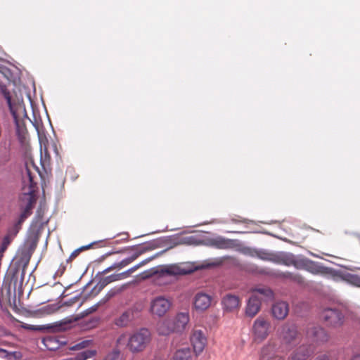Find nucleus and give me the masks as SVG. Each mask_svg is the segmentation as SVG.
I'll list each match as a JSON object with an SVG mask.
<instances>
[{"label": "nucleus", "instance_id": "f257e3e1", "mask_svg": "<svg viewBox=\"0 0 360 360\" xmlns=\"http://www.w3.org/2000/svg\"><path fill=\"white\" fill-rule=\"evenodd\" d=\"M37 175H40L39 168L34 165L32 160H27L25 168L22 171V188L25 192L21 196V200L25 202V206L21 208L22 212L18 219V221L21 223H23L32 214V209L36 203L34 188L37 186Z\"/></svg>", "mask_w": 360, "mask_h": 360}, {"label": "nucleus", "instance_id": "f03ea898", "mask_svg": "<svg viewBox=\"0 0 360 360\" xmlns=\"http://www.w3.org/2000/svg\"><path fill=\"white\" fill-rule=\"evenodd\" d=\"M150 339V331L146 328H141L130 336L127 333L121 334L117 339L116 346L119 349L127 347L132 353H137L145 349Z\"/></svg>", "mask_w": 360, "mask_h": 360}, {"label": "nucleus", "instance_id": "7ed1b4c3", "mask_svg": "<svg viewBox=\"0 0 360 360\" xmlns=\"http://www.w3.org/2000/svg\"><path fill=\"white\" fill-rule=\"evenodd\" d=\"M273 297L274 292L269 288L255 289L247 304L246 315L251 318L254 317L259 311L262 302L270 300Z\"/></svg>", "mask_w": 360, "mask_h": 360}, {"label": "nucleus", "instance_id": "20e7f679", "mask_svg": "<svg viewBox=\"0 0 360 360\" xmlns=\"http://www.w3.org/2000/svg\"><path fill=\"white\" fill-rule=\"evenodd\" d=\"M153 257L147 259L141 263H139L138 265H136L128 270L123 271L122 273L119 274H113L110 276H107L105 277H103L100 278L98 283L95 285V287L93 289L92 292L94 294V295H98L107 285L115 282L117 281H121L123 279H125L128 278L132 273H134L135 271H136L139 267L142 266L143 265L147 264L148 262H150Z\"/></svg>", "mask_w": 360, "mask_h": 360}, {"label": "nucleus", "instance_id": "39448f33", "mask_svg": "<svg viewBox=\"0 0 360 360\" xmlns=\"http://www.w3.org/2000/svg\"><path fill=\"white\" fill-rule=\"evenodd\" d=\"M279 337L282 342L287 345L297 344L300 340V335L296 326L288 323L284 324L281 327Z\"/></svg>", "mask_w": 360, "mask_h": 360}, {"label": "nucleus", "instance_id": "423d86ee", "mask_svg": "<svg viewBox=\"0 0 360 360\" xmlns=\"http://www.w3.org/2000/svg\"><path fill=\"white\" fill-rule=\"evenodd\" d=\"M269 328L270 323L263 317H258L252 326L255 341L261 342L264 340L269 335Z\"/></svg>", "mask_w": 360, "mask_h": 360}, {"label": "nucleus", "instance_id": "0eeeda50", "mask_svg": "<svg viewBox=\"0 0 360 360\" xmlns=\"http://www.w3.org/2000/svg\"><path fill=\"white\" fill-rule=\"evenodd\" d=\"M195 269L189 264L180 263L169 266H163L160 269V274L169 276L186 275L191 274Z\"/></svg>", "mask_w": 360, "mask_h": 360}, {"label": "nucleus", "instance_id": "6e6552de", "mask_svg": "<svg viewBox=\"0 0 360 360\" xmlns=\"http://www.w3.org/2000/svg\"><path fill=\"white\" fill-rule=\"evenodd\" d=\"M190 341L196 355L202 352L207 342L204 331L200 329H193L192 330Z\"/></svg>", "mask_w": 360, "mask_h": 360}, {"label": "nucleus", "instance_id": "1a4fd4ad", "mask_svg": "<svg viewBox=\"0 0 360 360\" xmlns=\"http://www.w3.org/2000/svg\"><path fill=\"white\" fill-rule=\"evenodd\" d=\"M321 318L327 325L338 327L342 324L344 316L339 310L328 308L323 311Z\"/></svg>", "mask_w": 360, "mask_h": 360}, {"label": "nucleus", "instance_id": "9d476101", "mask_svg": "<svg viewBox=\"0 0 360 360\" xmlns=\"http://www.w3.org/2000/svg\"><path fill=\"white\" fill-rule=\"evenodd\" d=\"M16 126V134L18 141L25 150L29 146V136L23 121L18 120L15 110L11 112Z\"/></svg>", "mask_w": 360, "mask_h": 360}, {"label": "nucleus", "instance_id": "9b49d317", "mask_svg": "<svg viewBox=\"0 0 360 360\" xmlns=\"http://www.w3.org/2000/svg\"><path fill=\"white\" fill-rule=\"evenodd\" d=\"M15 288L13 290H11V281H4L2 284L1 288H0V305L2 306L4 304H9L11 305L12 303H15Z\"/></svg>", "mask_w": 360, "mask_h": 360}, {"label": "nucleus", "instance_id": "f8f14e48", "mask_svg": "<svg viewBox=\"0 0 360 360\" xmlns=\"http://www.w3.org/2000/svg\"><path fill=\"white\" fill-rule=\"evenodd\" d=\"M171 302L169 300L158 297L151 302L150 311L153 314L162 316L169 310Z\"/></svg>", "mask_w": 360, "mask_h": 360}, {"label": "nucleus", "instance_id": "ddd939ff", "mask_svg": "<svg viewBox=\"0 0 360 360\" xmlns=\"http://www.w3.org/2000/svg\"><path fill=\"white\" fill-rule=\"evenodd\" d=\"M212 301V295L203 292H197L194 297V307L198 311H205L211 306Z\"/></svg>", "mask_w": 360, "mask_h": 360}, {"label": "nucleus", "instance_id": "4468645a", "mask_svg": "<svg viewBox=\"0 0 360 360\" xmlns=\"http://www.w3.org/2000/svg\"><path fill=\"white\" fill-rule=\"evenodd\" d=\"M300 259H297L292 253L278 252L276 253L274 263L287 266H294L297 269Z\"/></svg>", "mask_w": 360, "mask_h": 360}, {"label": "nucleus", "instance_id": "2eb2a0df", "mask_svg": "<svg viewBox=\"0 0 360 360\" xmlns=\"http://www.w3.org/2000/svg\"><path fill=\"white\" fill-rule=\"evenodd\" d=\"M307 335L309 338L313 339L314 341L319 343L326 342L329 338L328 335L323 328L315 326L308 328Z\"/></svg>", "mask_w": 360, "mask_h": 360}, {"label": "nucleus", "instance_id": "dca6fc26", "mask_svg": "<svg viewBox=\"0 0 360 360\" xmlns=\"http://www.w3.org/2000/svg\"><path fill=\"white\" fill-rule=\"evenodd\" d=\"M289 312L288 304L285 302H277L271 307V314L278 320H283Z\"/></svg>", "mask_w": 360, "mask_h": 360}, {"label": "nucleus", "instance_id": "f3484780", "mask_svg": "<svg viewBox=\"0 0 360 360\" xmlns=\"http://www.w3.org/2000/svg\"><path fill=\"white\" fill-rule=\"evenodd\" d=\"M221 304L225 311H233L239 307L240 302L238 296L227 294L223 297Z\"/></svg>", "mask_w": 360, "mask_h": 360}, {"label": "nucleus", "instance_id": "a211bd4d", "mask_svg": "<svg viewBox=\"0 0 360 360\" xmlns=\"http://www.w3.org/2000/svg\"><path fill=\"white\" fill-rule=\"evenodd\" d=\"M297 269H304L313 274H319L324 272V268L316 262L309 259H300Z\"/></svg>", "mask_w": 360, "mask_h": 360}, {"label": "nucleus", "instance_id": "6ab92c4d", "mask_svg": "<svg viewBox=\"0 0 360 360\" xmlns=\"http://www.w3.org/2000/svg\"><path fill=\"white\" fill-rule=\"evenodd\" d=\"M311 353L309 346L302 345L292 352L288 360H306Z\"/></svg>", "mask_w": 360, "mask_h": 360}, {"label": "nucleus", "instance_id": "aec40b11", "mask_svg": "<svg viewBox=\"0 0 360 360\" xmlns=\"http://www.w3.org/2000/svg\"><path fill=\"white\" fill-rule=\"evenodd\" d=\"M172 320L175 326L176 332H182L189 322V314L188 312H181Z\"/></svg>", "mask_w": 360, "mask_h": 360}, {"label": "nucleus", "instance_id": "412c9836", "mask_svg": "<svg viewBox=\"0 0 360 360\" xmlns=\"http://www.w3.org/2000/svg\"><path fill=\"white\" fill-rule=\"evenodd\" d=\"M148 250V248L146 247L142 246V247H138L136 248L134 252L129 256V257H127L124 259H122L121 262H119L118 266L121 268V269L131 262H133L134 260H136L140 255L145 253L146 251Z\"/></svg>", "mask_w": 360, "mask_h": 360}, {"label": "nucleus", "instance_id": "4be33fe9", "mask_svg": "<svg viewBox=\"0 0 360 360\" xmlns=\"http://www.w3.org/2000/svg\"><path fill=\"white\" fill-rule=\"evenodd\" d=\"M158 331L162 335H169L171 333L176 332L175 326L172 319H165L160 322L158 325Z\"/></svg>", "mask_w": 360, "mask_h": 360}, {"label": "nucleus", "instance_id": "5701e85b", "mask_svg": "<svg viewBox=\"0 0 360 360\" xmlns=\"http://www.w3.org/2000/svg\"><path fill=\"white\" fill-rule=\"evenodd\" d=\"M134 319V312L131 310H127L123 312L117 319L115 323L119 327H126Z\"/></svg>", "mask_w": 360, "mask_h": 360}, {"label": "nucleus", "instance_id": "b1692460", "mask_svg": "<svg viewBox=\"0 0 360 360\" xmlns=\"http://www.w3.org/2000/svg\"><path fill=\"white\" fill-rule=\"evenodd\" d=\"M212 245L218 249H230L233 247L234 243L232 240L217 238L212 240Z\"/></svg>", "mask_w": 360, "mask_h": 360}, {"label": "nucleus", "instance_id": "393cba45", "mask_svg": "<svg viewBox=\"0 0 360 360\" xmlns=\"http://www.w3.org/2000/svg\"><path fill=\"white\" fill-rule=\"evenodd\" d=\"M273 275L277 278L289 279L290 281H295L299 283H301L303 282V278L301 276H300L298 274H294L288 272V271H286V272L276 271V272L274 273Z\"/></svg>", "mask_w": 360, "mask_h": 360}, {"label": "nucleus", "instance_id": "a878e982", "mask_svg": "<svg viewBox=\"0 0 360 360\" xmlns=\"http://www.w3.org/2000/svg\"><path fill=\"white\" fill-rule=\"evenodd\" d=\"M192 352L188 347L179 349L174 354V360H191Z\"/></svg>", "mask_w": 360, "mask_h": 360}, {"label": "nucleus", "instance_id": "bb28decb", "mask_svg": "<svg viewBox=\"0 0 360 360\" xmlns=\"http://www.w3.org/2000/svg\"><path fill=\"white\" fill-rule=\"evenodd\" d=\"M97 354L95 349L85 350L78 353L75 357L69 358L70 360H86L95 356Z\"/></svg>", "mask_w": 360, "mask_h": 360}, {"label": "nucleus", "instance_id": "cd10ccee", "mask_svg": "<svg viewBox=\"0 0 360 360\" xmlns=\"http://www.w3.org/2000/svg\"><path fill=\"white\" fill-rule=\"evenodd\" d=\"M22 224V223L17 220L12 226L8 229L6 235L14 238L18 233L19 231L21 229Z\"/></svg>", "mask_w": 360, "mask_h": 360}, {"label": "nucleus", "instance_id": "c85d7f7f", "mask_svg": "<svg viewBox=\"0 0 360 360\" xmlns=\"http://www.w3.org/2000/svg\"><path fill=\"white\" fill-rule=\"evenodd\" d=\"M13 239L14 238H11V236L6 234L5 235L2 240V243L0 247V257H2L4 252L6 250L8 245L11 244Z\"/></svg>", "mask_w": 360, "mask_h": 360}, {"label": "nucleus", "instance_id": "c756f323", "mask_svg": "<svg viewBox=\"0 0 360 360\" xmlns=\"http://www.w3.org/2000/svg\"><path fill=\"white\" fill-rule=\"evenodd\" d=\"M43 342L46 347L49 350H55L57 347L53 345H57L56 340L55 338L53 337H47L44 338Z\"/></svg>", "mask_w": 360, "mask_h": 360}, {"label": "nucleus", "instance_id": "7c9ffc66", "mask_svg": "<svg viewBox=\"0 0 360 360\" xmlns=\"http://www.w3.org/2000/svg\"><path fill=\"white\" fill-rule=\"evenodd\" d=\"M346 280L349 283L360 288V275L348 274L347 275Z\"/></svg>", "mask_w": 360, "mask_h": 360}, {"label": "nucleus", "instance_id": "2f4dec72", "mask_svg": "<svg viewBox=\"0 0 360 360\" xmlns=\"http://www.w3.org/2000/svg\"><path fill=\"white\" fill-rule=\"evenodd\" d=\"M276 253L267 252H259L257 256L262 260L270 261L274 263Z\"/></svg>", "mask_w": 360, "mask_h": 360}, {"label": "nucleus", "instance_id": "473e14b6", "mask_svg": "<svg viewBox=\"0 0 360 360\" xmlns=\"http://www.w3.org/2000/svg\"><path fill=\"white\" fill-rule=\"evenodd\" d=\"M1 91L2 94L4 95V98H6V100L7 101V103H8V105L9 106L11 112H12L13 110H15L14 109V107L12 105V103H11V97L10 93L6 89V86H1Z\"/></svg>", "mask_w": 360, "mask_h": 360}, {"label": "nucleus", "instance_id": "72a5a7b5", "mask_svg": "<svg viewBox=\"0 0 360 360\" xmlns=\"http://www.w3.org/2000/svg\"><path fill=\"white\" fill-rule=\"evenodd\" d=\"M92 343V340H83L76 345H75L74 346L71 347L70 349V350H80V349H84L86 347H88L89 346L91 345V344Z\"/></svg>", "mask_w": 360, "mask_h": 360}, {"label": "nucleus", "instance_id": "f704fd0d", "mask_svg": "<svg viewBox=\"0 0 360 360\" xmlns=\"http://www.w3.org/2000/svg\"><path fill=\"white\" fill-rule=\"evenodd\" d=\"M91 245H86V246H82V247L74 250L70 255V257L68 259V262H72L73 259H75L79 255V254L82 251L89 249L91 247Z\"/></svg>", "mask_w": 360, "mask_h": 360}, {"label": "nucleus", "instance_id": "c9c22d12", "mask_svg": "<svg viewBox=\"0 0 360 360\" xmlns=\"http://www.w3.org/2000/svg\"><path fill=\"white\" fill-rule=\"evenodd\" d=\"M0 354L8 359H11L12 357H14V358H17V354H18V352H8L7 350L4 349H1L0 348Z\"/></svg>", "mask_w": 360, "mask_h": 360}, {"label": "nucleus", "instance_id": "e433bc0d", "mask_svg": "<svg viewBox=\"0 0 360 360\" xmlns=\"http://www.w3.org/2000/svg\"><path fill=\"white\" fill-rule=\"evenodd\" d=\"M115 295V292L112 291H109L98 302L99 306L105 304L112 297Z\"/></svg>", "mask_w": 360, "mask_h": 360}, {"label": "nucleus", "instance_id": "4c0bfd02", "mask_svg": "<svg viewBox=\"0 0 360 360\" xmlns=\"http://www.w3.org/2000/svg\"><path fill=\"white\" fill-rule=\"evenodd\" d=\"M119 265V262H115L113 264H112L111 266H110L109 267L105 269L102 272L101 274H107L108 273L115 270V269H121V268H120V266H118Z\"/></svg>", "mask_w": 360, "mask_h": 360}, {"label": "nucleus", "instance_id": "58836bf2", "mask_svg": "<svg viewBox=\"0 0 360 360\" xmlns=\"http://www.w3.org/2000/svg\"><path fill=\"white\" fill-rule=\"evenodd\" d=\"M22 328L30 330H41L42 328L39 326L30 325L27 323H22Z\"/></svg>", "mask_w": 360, "mask_h": 360}, {"label": "nucleus", "instance_id": "ea45409f", "mask_svg": "<svg viewBox=\"0 0 360 360\" xmlns=\"http://www.w3.org/2000/svg\"><path fill=\"white\" fill-rule=\"evenodd\" d=\"M314 360H330L329 356L326 354L319 355Z\"/></svg>", "mask_w": 360, "mask_h": 360}, {"label": "nucleus", "instance_id": "a19ab883", "mask_svg": "<svg viewBox=\"0 0 360 360\" xmlns=\"http://www.w3.org/2000/svg\"><path fill=\"white\" fill-rule=\"evenodd\" d=\"M99 307H100L99 304L96 303V304H94V306H92L89 309H88V313H92V312L96 311L98 309Z\"/></svg>", "mask_w": 360, "mask_h": 360}, {"label": "nucleus", "instance_id": "79ce46f5", "mask_svg": "<svg viewBox=\"0 0 360 360\" xmlns=\"http://www.w3.org/2000/svg\"><path fill=\"white\" fill-rule=\"evenodd\" d=\"M267 347H264L262 351V360H265V354H266V351L267 350Z\"/></svg>", "mask_w": 360, "mask_h": 360}, {"label": "nucleus", "instance_id": "37998d69", "mask_svg": "<svg viewBox=\"0 0 360 360\" xmlns=\"http://www.w3.org/2000/svg\"><path fill=\"white\" fill-rule=\"evenodd\" d=\"M271 360H285L284 357L281 356H275L271 359Z\"/></svg>", "mask_w": 360, "mask_h": 360}, {"label": "nucleus", "instance_id": "c03bdc74", "mask_svg": "<svg viewBox=\"0 0 360 360\" xmlns=\"http://www.w3.org/2000/svg\"><path fill=\"white\" fill-rule=\"evenodd\" d=\"M352 360H360V354L354 355Z\"/></svg>", "mask_w": 360, "mask_h": 360}, {"label": "nucleus", "instance_id": "a18cd8bd", "mask_svg": "<svg viewBox=\"0 0 360 360\" xmlns=\"http://www.w3.org/2000/svg\"><path fill=\"white\" fill-rule=\"evenodd\" d=\"M74 302H71L68 304V305H71L72 303H73Z\"/></svg>", "mask_w": 360, "mask_h": 360}]
</instances>
